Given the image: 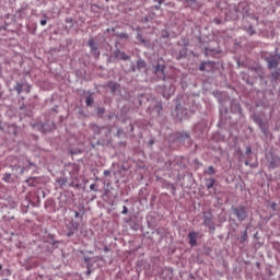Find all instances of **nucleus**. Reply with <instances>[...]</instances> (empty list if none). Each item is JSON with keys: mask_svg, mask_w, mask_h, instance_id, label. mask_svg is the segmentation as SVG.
Wrapping results in <instances>:
<instances>
[{"mask_svg": "<svg viewBox=\"0 0 280 280\" xmlns=\"http://www.w3.org/2000/svg\"><path fill=\"white\" fill-rule=\"evenodd\" d=\"M118 135H121V130H118Z\"/></svg>", "mask_w": 280, "mask_h": 280, "instance_id": "59", "label": "nucleus"}, {"mask_svg": "<svg viewBox=\"0 0 280 280\" xmlns=\"http://www.w3.org/2000/svg\"><path fill=\"white\" fill-rule=\"evenodd\" d=\"M88 47H90V51L92 56L95 58V60H98L102 52L100 51V47L97 46L95 39L90 38L88 40Z\"/></svg>", "mask_w": 280, "mask_h": 280, "instance_id": "5", "label": "nucleus"}, {"mask_svg": "<svg viewBox=\"0 0 280 280\" xmlns=\"http://www.w3.org/2000/svg\"><path fill=\"white\" fill-rule=\"evenodd\" d=\"M93 105V96L90 94L85 97V106H92Z\"/></svg>", "mask_w": 280, "mask_h": 280, "instance_id": "34", "label": "nucleus"}, {"mask_svg": "<svg viewBox=\"0 0 280 280\" xmlns=\"http://www.w3.org/2000/svg\"><path fill=\"white\" fill-rule=\"evenodd\" d=\"M182 58H187V47H184L178 50V54L176 56V60H182Z\"/></svg>", "mask_w": 280, "mask_h": 280, "instance_id": "22", "label": "nucleus"}, {"mask_svg": "<svg viewBox=\"0 0 280 280\" xmlns=\"http://www.w3.org/2000/svg\"><path fill=\"white\" fill-rule=\"evenodd\" d=\"M104 176H110V171H104Z\"/></svg>", "mask_w": 280, "mask_h": 280, "instance_id": "51", "label": "nucleus"}, {"mask_svg": "<svg viewBox=\"0 0 280 280\" xmlns=\"http://www.w3.org/2000/svg\"><path fill=\"white\" fill-rule=\"evenodd\" d=\"M3 180H4L5 183H10V182L12 180V177H11V176H4V177H3Z\"/></svg>", "mask_w": 280, "mask_h": 280, "instance_id": "45", "label": "nucleus"}, {"mask_svg": "<svg viewBox=\"0 0 280 280\" xmlns=\"http://www.w3.org/2000/svg\"><path fill=\"white\" fill-rule=\"evenodd\" d=\"M184 3H186V5L188 8H191V10H200V3H198V0H183Z\"/></svg>", "mask_w": 280, "mask_h": 280, "instance_id": "16", "label": "nucleus"}, {"mask_svg": "<svg viewBox=\"0 0 280 280\" xmlns=\"http://www.w3.org/2000/svg\"><path fill=\"white\" fill-rule=\"evenodd\" d=\"M136 38L137 40H139V43H141V45H148V42L145 40V38H143V35H141V33H137Z\"/></svg>", "mask_w": 280, "mask_h": 280, "instance_id": "29", "label": "nucleus"}, {"mask_svg": "<svg viewBox=\"0 0 280 280\" xmlns=\"http://www.w3.org/2000/svg\"><path fill=\"white\" fill-rule=\"evenodd\" d=\"M260 131L262 132V135H265V137H268L270 135V130L268 129V124L262 122L260 126Z\"/></svg>", "mask_w": 280, "mask_h": 280, "instance_id": "23", "label": "nucleus"}, {"mask_svg": "<svg viewBox=\"0 0 280 280\" xmlns=\"http://www.w3.org/2000/svg\"><path fill=\"white\" fill-rule=\"evenodd\" d=\"M254 121H255V124H257L258 126H261L262 124H265L264 120H261V117H259V116H257V115L254 116Z\"/></svg>", "mask_w": 280, "mask_h": 280, "instance_id": "36", "label": "nucleus"}, {"mask_svg": "<svg viewBox=\"0 0 280 280\" xmlns=\"http://www.w3.org/2000/svg\"><path fill=\"white\" fill-rule=\"evenodd\" d=\"M247 240H248V230H245L243 232V235L241 236L242 244H244V242H246Z\"/></svg>", "mask_w": 280, "mask_h": 280, "instance_id": "35", "label": "nucleus"}, {"mask_svg": "<svg viewBox=\"0 0 280 280\" xmlns=\"http://www.w3.org/2000/svg\"><path fill=\"white\" fill-rule=\"evenodd\" d=\"M154 1V3H159V0H153Z\"/></svg>", "mask_w": 280, "mask_h": 280, "instance_id": "56", "label": "nucleus"}, {"mask_svg": "<svg viewBox=\"0 0 280 280\" xmlns=\"http://www.w3.org/2000/svg\"><path fill=\"white\" fill-rule=\"evenodd\" d=\"M91 8H92V10H95V8H96L97 10H100V5H97V4H92Z\"/></svg>", "mask_w": 280, "mask_h": 280, "instance_id": "50", "label": "nucleus"}, {"mask_svg": "<svg viewBox=\"0 0 280 280\" xmlns=\"http://www.w3.org/2000/svg\"><path fill=\"white\" fill-rule=\"evenodd\" d=\"M261 58L267 62V67L269 70L279 69L280 55L264 51L261 52Z\"/></svg>", "mask_w": 280, "mask_h": 280, "instance_id": "1", "label": "nucleus"}, {"mask_svg": "<svg viewBox=\"0 0 280 280\" xmlns=\"http://www.w3.org/2000/svg\"><path fill=\"white\" fill-rule=\"evenodd\" d=\"M92 130L95 132V135H100V132H102V130H104V127H100L97 125H93L92 126Z\"/></svg>", "mask_w": 280, "mask_h": 280, "instance_id": "32", "label": "nucleus"}, {"mask_svg": "<svg viewBox=\"0 0 280 280\" xmlns=\"http://www.w3.org/2000/svg\"><path fill=\"white\" fill-rule=\"evenodd\" d=\"M136 65H137L138 71H141V69H145V67H148V63L145 62V60L141 59V57H139Z\"/></svg>", "mask_w": 280, "mask_h": 280, "instance_id": "21", "label": "nucleus"}, {"mask_svg": "<svg viewBox=\"0 0 280 280\" xmlns=\"http://www.w3.org/2000/svg\"><path fill=\"white\" fill-rule=\"evenodd\" d=\"M252 152H253V148H250V145H247L245 150V154H252Z\"/></svg>", "mask_w": 280, "mask_h": 280, "instance_id": "42", "label": "nucleus"}, {"mask_svg": "<svg viewBox=\"0 0 280 280\" xmlns=\"http://www.w3.org/2000/svg\"><path fill=\"white\" fill-rule=\"evenodd\" d=\"M213 23H215V25H220L222 20H220V18H214Z\"/></svg>", "mask_w": 280, "mask_h": 280, "instance_id": "43", "label": "nucleus"}, {"mask_svg": "<svg viewBox=\"0 0 280 280\" xmlns=\"http://www.w3.org/2000/svg\"><path fill=\"white\" fill-rule=\"evenodd\" d=\"M152 143H154V141L151 140V141H150V145H152Z\"/></svg>", "mask_w": 280, "mask_h": 280, "instance_id": "57", "label": "nucleus"}, {"mask_svg": "<svg viewBox=\"0 0 280 280\" xmlns=\"http://www.w3.org/2000/svg\"><path fill=\"white\" fill-rule=\"evenodd\" d=\"M270 207H271L272 211H277V203L276 202H272L270 205Z\"/></svg>", "mask_w": 280, "mask_h": 280, "instance_id": "47", "label": "nucleus"}, {"mask_svg": "<svg viewBox=\"0 0 280 280\" xmlns=\"http://www.w3.org/2000/svg\"><path fill=\"white\" fill-rule=\"evenodd\" d=\"M115 60H117V59H116L115 55L112 54V55H109L107 62H115Z\"/></svg>", "mask_w": 280, "mask_h": 280, "instance_id": "39", "label": "nucleus"}, {"mask_svg": "<svg viewBox=\"0 0 280 280\" xmlns=\"http://www.w3.org/2000/svg\"><path fill=\"white\" fill-rule=\"evenodd\" d=\"M213 185H215V179H213V178L206 179L207 189H212Z\"/></svg>", "mask_w": 280, "mask_h": 280, "instance_id": "28", "label": "nucleus"}, {"mask_svg": "<svg viewBox=\"0 0 280 280\" xmlns=\"http://www.w3.org/2000/svg\"><path fill=\"white\" fill-rule=\"evenodd\" d=\"M57 183H60L61 186L67 185V180H66L63 177H59V178L57 179Z\"/></svg>", "mask_w": 280, "mask_h": 280, "instance_id": "38", "label": "nucleus"}, {"mask_svg": "<svg viewBox=\"0 0 280 280\" xmlns=\"http://www.w3.org/2000/svg\"><path fill=\"white\" fill-rule=\"evenodd\" d=\"M202 224L203 226H207V229H209V233H215V222L213 221V213L211 212V210L202 212Z\"/></svg>", "mask_w": 280, "mask_h": 280, "instance_id": "2", "label": "nucleus"}, {"mask_svg": "<svg viewBox=\"0 0 280 280\" xmlns=\"http://www.w3.org/2000/svg\"><path fill=\"white\" fill-rule=\"evenodd\" d=\"M234 215L237 218L238 222H244L248 218V210L244 206L232 207Z\"/></svg>", "mask_w": 280, "mask_h": 280, "instance_id": "3", "label": "nucleus"}, {"mask_svg": "<svg viewBox=\"0 0 280 280\" xmlns=\"http://www.w3.org/2000/svg\"><path fill=\"white\" fill-rule=\"evenodd\" d=\"M116 36L120 38V40H128V38H130V36L127 33H117Z\"/></svg>", "mask_w": 280, "mask_h": 280, "instance_id": "31", "label": "nucleus"}, {"mask_svg": "<svg viewBox=\"0 0 280 280\" xmlns=\"http://www.w3.org/2000/svg\"><path fill=\"white\" fill-rule=\"evenodd\" d=\"M36 170V164L30 162L26 167H21V166H14V170L18 171L16 174H25V170Z\"/></svg>", "mask_w": 280, "mask_h": 280, "instance_id": "14", "label": "nucleus"}, {"mask_svg": "<svg viewBox=\"0 0 280 280\" xmlns=\"http://www.w3.org/2000/svg\"><path fill=\"white\" fill-rule=\"evenodd\" d=\"M270 82L271 84H278L280 80V68H276L271 73H270Z\"/></svg>", "mask_w": 280, "mask_h": 280, "instance_id": "11", "label": "nucleus"}, {"mask_svg": "<svg viewBox=\"0 0 280 280\" xmlns=\"http://www.w3.org/2000/svg\"><path fill=\"white\" fill-rule=\"evenodd\" d=\"M130 69H131V71H132V73H136L137 72V66H135V63H132L131 66H130Z\"/></svg>", "mask_w": 280, "mask_h": 280, "instance_id": "44", "label": "nucleus"}, {"mask_svg": "<svg viewBox=\"0 0 280 280\" xmlns=\"http://www.w3.org/2000/svg\"><path fill=\"white\" fill-rule=\"evenodd\" d=\"M180 139H183L184 141H186V143H191V137L189 136V133H187V131H183L180 133Z\"/></svg>", "mask_w": 280, "mask_h": 280, "instance_id": "24", "label": "nucleus"}, {"mask_svg": "<svg viewBox=\"0 0 280 280\" xmlns=\"http://www.w3.org/2000/svg\"><path fill=\"white\" fill-rule=\"evenodd\" d=\"M74 213V218L77 220H83L84 218V206H80L79 207V211L78 210H73Z\"/></svg>", "mask_w": 280, "mask_h": 280, "instance_id": "17", "label": "nucleus"}, {"mask_svg": "<svg viewBox=\"0 0 280 280\" xmlns=\"http://www.w3.org/2000/svg\"><path fill=\"white\" fill-rule=\"evenodd\" d=\"M188 240H189V245L190 246H198V233L196 232H189L188 233Z\"/></svg>", "mask_w": 280, "mask_h": 280, "instance_id": "15", "label": "nucleus"}, {"mask_svg": "<svg viewBox=\"0 0 280 280\" xmlns=\"http://www.w3.org/2000/svg\"><path fill=\"white\" fill-rule=\"evenodd\" d=\"M106 32H115V28H107Z\"/></svg>", "mask_w": 280, "mask_h": 280, "instance_id": "53", "label": "nucleus"}, {"mask_svg": "<svg viewBox=\"0 0 280 280\" xmlns=\"http://www.w3.org/2000/svg\"><path fill=\"white\" fill-rule=\"evenodd\" d=\"M218 102L220 105L224 106V103L229 100V96L226 94H223L222 92H217Z\"/></svg>", "mask_w": 280, "mask_h": 280, "instance_id": "19", "label": "nucleus"}, {"mask_svg": "<svg viewBox=\"0 0 280 280\" xmlns=\"http://www.w3.org/2000/svg\"><path fill=\"white\" fill-rule=\"evenodd\" d=\"M4 176H12V174H10V173H5V175Z\"/></svg>", "mask_w": 280, "mask_h": 280, "instance_id": "54", "label": "nucleus"}, {"mask_svg": "<svg viewBox=\"0 0 280 280\" xmlns=\"http://www.w3.org/2000/svg\"><path fill=\"white\" fill-rule=\"evenodd\" d=\"M244 30L248 33L249 36H254V34H257L255 31V27H253V24H249L248 26H244Z\"/></svg>", "mask_w": 280, "mask_h": 280, "instance_id": "25", "label": "nucleus"}, {"mask_svg": "<svg viewBox=\"0 0 280 280\" xmlns=\"http://www.w3.org/2000/svg\"><path fill=\"white\" fill-rule=\"evenodd\" d=\"M161 3H163V0H159V3L153 5V10H161Z\"/></svg>", "mask_w": 280, "mask_h": 280, "instance_id": "40", "label": "nucleus"}, {"mask_svg": "<svg viewBox=\"0 0 280 280\" xmlns=\"http://www.w3.org/2000/svg\"><path fill=\"white\" fill-rule=\"evenodd\" d=\"M190 165H191V167H194V170H200V167H202V163L198 159H195L190 163Z\"/></svg>", "mask_w": 280, "mask_h": 280, "instance_id": "26", "label": "nucleus"}, {"mask_svg": "<svg viewBox=\"0 0 280 280\" xmlns=\"http://www.w3.org/2000/svg\"><path fill=\"white\" fill-rule=\"evenodd\" d=\"M230 110L231 113H238L240 115H242V106L240 105V103L232 102Z\"/></svg>", "mask_w": 280, "mask_h": 280, "instance_id": "18", "label": "nucleus"}, {"mask_svg": "<svg viewBox=\"0 0 280 280\" xmlns=\"http://www.w3.org/2000/svg\"><path fill=\"white\" fill-rule=\"evenodd\" d=\"M203 172H205V174H208L209 176H213V174H215L213 166H209Z\"/></svg>", "mask_w": 280, "mask_h": 280, "instance_id": "33", "label": "nucleus"}, {"mask_svg": "<svg viewBox=\"0 0 280 280\" xmlns=\"http://www.w3.org/2000/svg\"><path fill=\"white\" fill-rule=\"evenodd\" d=\"M213 67H215L214 61H201L199 71H213Z\"/></svg>", "mask_w": 280, "mask_h": 280, "instance_id": "9", "label": "nucleus"}, {"mask_svg": "<svg viewBox=\"0 0 280 280\" xmlns=\"http://www.w3.org/2000/svg\"><path fill=\"white\" fill-rule=\"evenodd\" d=\"M113 55L116 58V60H130L131 59L130 56H128L124 51L119 50V48L114 50Z\"/></svg>", "mask_w": 280, "mask_h": 280, "instance_id": "10", "label": "nucleus"}, {"mask_svg": "<svg viewBox=\"0 0 280 280\" xmlns=\"http://www.w3.org/2000/svg\"><path fill=\"white\" fill-rule=\"evenodd\" d=\"M66 23H68L69 24V28L72 30V27L74 26L73 18H67L66 19Z\"/></svg>", "mask_w": 280, "mask_h": 280, "instance_id": "37", "label": "nucleus"}, {"mask_svg": "<svg viewBox=\"0 0 280 280\" xmlns=\"http://www.w3.org/2000/svg\"><path fill=\"white\" fill-rule=\"evenodd\" d=\"M269 167L270 170H277V167H280V158L277 155H271Z\"/></svg>", "mask_w": 280, "mask_h": 280, "instance_id": "13", "label": "nucleus"}, {"mask_svg": "<svg viewBox=\"0 0 280 280\" xmlns=\"http://www.w3.org/2000/svg\"><path fill=\"white\" fill-rule=\"evenodd\" d=\"M104 113H106V109L104 107L97 108V115H104Z\"/></svg>", "mask_w": 280, "mask_h": 280, "instance_id": "41", "label": "nucleus"}, {"mask_svg": "<svg viewBox=\"0 0 280 280\" xmlns=\"http://www.w3.org/2000/svg\"><path fill=\"white\" fill-rule=\"evenodd\" d=\"M228 112V109L225 108V113Z\"/></svg>", "mask_w": 280, "mask_h": 280, "instance_id": "62", "label": "nucleus"}, {"mask_svg": "<svg viewBox=\"0 0 280 280\" xmlns=\"http://www.w3.org/2000/svg\"><path fill=\"white\" fill-rule=\"evenodd\" d=\"M121 213L122 215H126V213H128V207L124 206Z\"/></svg>", "mask_w": 280, "mask_h": 280, "instance_id": "46", "label": "nucleus"}, {"mask_svg": "<svg viewBox=\"0 0 280 280\" xmlns=\"http://www.w3.org/2000/svg\"><path fill=\"white\" fill-rule=\"evenodd\" d=\"M67 229V237H73L75 233H78V229H80V222L71 220L68 223H66Z\"/></svg>", "mask_w": 280, "mask_h": 280, "instance_id": "4", "label": "nucleus"}, {"mask_svg": "<svg viewBox=\"0 0 280 280\" xmlns=\"http://www.w3.org/2000/svg\"><path fill=\"white\" fill-rule=\"evenodd\" d=\"M27 12H30V3L23 2L15 11V14L19 16V19H25V16H27Z\"/></svg>", "mask_w": 280, "mask_h": 280, "instance_id": "8", "label": "nucleus"}, {"mask_svg": "<svg viewBox=\"0 0 280 280\" xmlns=\"http://www.w3.org/2000/svg\"><path fill=\"white\" fill-rule=\"evenodd\" d=\"M237 152H242V150H241V149H238V150H237Z\"/></svg>", "mask_w": 280, "mask_h": 280, "instance_id": "61", "label": "nucleus"}, {"mask_svg": "<svg viewBox=\"0 0 280 280\" xmlns=\"http://www.w3.org/2000/svg\"><path fill=\"white\" fill-rule=\"evenodd\" d=\"M240 75L243 82L249 84V86H253V84H255V78H252L248 73L241 72Z\"/></svg>", "mask_w": 280, "mask_h": 280, "instance_id": "12", "label": "nucleus"}, {"mask_svg": "<svg viewBox=\"0 0 280 280\" xmlns=\"http://www.w3.org/2000/svg\"><path fill=\"white\" fill-rule=\"evenodd\" d=\"M104 253H109L110 248H108V246L104 247Z\"/></svg>", "mask_w": 280, "mask_h": 280, "instance_id": "52", "label": "nucleus"}, {"mask_svg": "<svg viewBox=\"0 0 280 280\" xmlns=\"http://www.w3.org/2000/svg\"><path fill=\"white\" fill-rule=\"evenodd\" d=\"M248 71H253L254 73H256V75L260 78V80H264V75H266V72L264 71V67L259 63H254L249 66Z\"/></svg>", "mask_w": 280, "mask_h": 280, "instance_id": "6", "label": "nucleus"}, {"mask_svg": "<svg viewBox=\"0 0 280 280\" xmlns=\"http://www.w3.org/2000/svg\"><path fill=\"white\" fill-rule=\"evenodd\" d=\"M90 189H91V191H97V189H95V184H91Z\"/></svg>", "mask_w": 280, "mask_h": 280, "instance_id": "49", "label": "nucleus"}, {"mask_svg": "<svg viewBox=\"0 0 280 280\" xmlns=\"http://www.w3.org/2000/svg\"><path fill=\"white\" fill-rule=\"evenodd\" d=\"M13 90H15L18 95H21V93H23V83L16 82L15 86L13 88Z\"/></svg>", "mask_w": 280, "mask_h": 280, "instance_id": "27", "label": "nucleus"}, {"mask_svg": "<svg viewBox=\"0 0 280 280\" xmlns=\"http://www.w3.org/2000/svg\"><path fill=\"white\" fill-rule=\"evenodd\" d=\"M107 86L110 90V93L115 94L117 93V89H119V83L110 81L107 83Z\"/></svg>", "mask_w": 280, "mask_h": 280, "instance_id": "20", "label": "nucleus"}, {"mask_svg": "<svg viewBox=\"0 0 280 280\" xmlns=\"http://www.w3.org/2000/svg\"><path fill=\"white\" fill-rule=\"evenodd\" d=\"M131 130H135V127L131 125Z\"/></svg>", "mask_w": 280, "mask_h": 280, "instance_id": "58", "label": "nucleus"}, {"mask_svg": "<svg viewBox=\"0 0 280 280\" xmlns=\"http://www.w3.org/2000/svg\"><path fill=\"white\" fill-rule=\"evenodd\" d=\"M154 110L158 115H161L163 113V105L161 103H158L155 106H154Z\"/></svg>", "mask_w": 280, "mask_h": 280, "instance_id": "30", "label": "nucleus"}, {"mask_svg": "<svg viewBox=\"0 0 280 280\" xmlns=\"http://www.w3.org/2000/svg\"><path fill=\"white\" fill-rule=\"evenodd\" d=\"M26 93H30V88L26 89Z\"/></svg>", "mask_w": 280, "mask_h": 280, "instance_id": "55", "label": "nucleus"}, {"mask_svg": "<svg viewBox=\"0 0 280 280\" xmlns=\"http://www.w3.org/2000/svg\"><path fill=\"white\" fill-rule=\"evenodd\" d=\"M40 25L43 26V27H45V25H47V20H40Z\"/></svg>", "mask_w": 280, "mask_h": 280, "instance_id": "48", "label": "nucleus"}, {"mask_svg": "<svg viewBox=\"0 0 280 280\" xmlns=\"http://www.w3.org/2000/svg\"><path fill=\"white\" fill-rule=\"evenodd\" d=\"M153 72L158 80H165V65L158 63L156 66H153Z\"/></svg>", "mask_w": 280, "mask_h": 280, "instance_id": "7", "label": "nucleus"}, {"mask_svg": "<svg viewBox=\"0 0 280 280\" xmlns=\"http://www.w3.org/2000/svg\"><path fill=\"white\" fill-rule=\"evenodd\" d=\"M118 135H121V130H118Z\"/></svg>", "mask_w": 280, "mask_h": 280, "instance_id": "60", "label": "nucleus"}]
</instances>
